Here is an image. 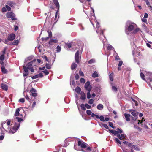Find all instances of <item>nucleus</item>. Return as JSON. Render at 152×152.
<instances>
[{
  "label": "nucleus",
  "instance_id": "32",
  "mask_svg": "<svg viewBox=\"0 0 152 152\" xmlns=\"http://www.w3.org/2000/svg\"><path fill=\"white\" fill-rule=\"evenodd\" d=\"M19 41L18 40H15L12 43H11V45H17L19 43Z\"/></svg>",
  "mask_w": 152,
  "mask_h": 152
},
{
  "label": "nucleus",
  "instance_id": "19",
  "mask_svg": "<svg viewBox=\"0 0 152 152\" xmlns=\"http://www.w3.org/2000/svg\"><path fill=\"white\" fill-rule=\"evenodd\" d=\"M30 93L31 94H30V95H37V93H36L37 91L34 88H32L30 90Z\"/></svg>",
  "mask_w": 152,
  "mask_h": 152
},
{
  "label": "nucleus",
  "instance_id": "5",
  "mask_svg": "<svg viewBox=\"0 0 152 152\" xmlns=\"http://www.w3.org/2000/svg\"><path fill=\"white\" fill-rule=\"evenodd\" d=\"M20 123H15L13 128H11L9 132L10 133L13 134L15 133L19 128Z\"/></svg>",
  "mask_w": 152,
  "mask_h": 152
},
{
  "label": "nucleus",
  "instance_id": "12",
  "mask_svg": "<svg viewBox=\"0 0 152 152\" xmlns=\"http://www.w3.org/2000/svg\"><path fill=\"white\" fill-rule=\"evenodd\" d=\"M43 76V75L42 73H39V74L33 76L31 78L32 79H35L39 77L42 78Z\"/></svg>",
  "mask_w": 152,
  "mask_h": 152
},
{
  "label": "nucleus",
  "instance_id": "48",
  "mask_svg": "<svg viewBox=\"0 0 152 152\" xmlns=\"http://www.w3.org/2000/svg\"><path fill=\"white\" fill-rule=\"evenodd\" d=\"M108 123L109 125L113 129H114L115 128V127L113 125V123L112 122H109Z\"/></svg>",
  "mask_w": 152,
  "mask_h": 152
},
{
  "label": "nucleus",
  "instance_id": "41",
  "mask_svg": "<svg viewBox=\"0 0 152 152\" xmlns=\"http://www.w3.org/2000/svg\"><path fill=\"white\" fill-rule=\"evenodd\" d=\"M75 98H76V103L78 107L79 104L78 103V99L77 96H75ZM78 108L79 109V107H78Z\"/></svg>",
  "mask_w": 152,
  "mask_h": 152
},
{
  "label": "nucleus",
  "instance_id": "24",
  "mask_svg": "<svg viewBox=\"0 0 152 152\" xmlns=\"http://www.w3.org/2000/svg\"><path fill=\"white\" fill-rule=\"evenodd\" d=\"M92 76L94 78L98 77L99 76L98 74L96 71H95L92 74Z\"/></svg>",
  "mask_w": 152,
  "mask_h": 152
},
{
  "label": "nucleus",
  "instance_id": "1",
  "mask_svg": "<svg viewBox=\"0 0 152 152\" xmlns=\"http://www.w3.org/2000/svg\"><path fill=\"white\" fill-rule=\"evenodd\" d=\"M126 32V34H136L141 32L140 29L137 27L135 23L130 21L127 22L125 26Z\"/></svg>",
  "mask_w": 152,
  "mask_h": 152
},
{
  "label": "nucleus",
  "instance_id": "3",
  "mask_svg": "<svg viewBox=\"0 0 152 152\" xmlns=\"http://www.w3.org/2000/svg\"><path fill=\"white\" fill-rule=\"evenodd\" d=\"M90 20L94 27V25L96 24V28H97L96 33L97 34H99H99L103 33V30H102L101 28L100 23L96 20H92L90 19Z\"/></svg>",
  "mask_w": 152,
  "mask_h": 152
},
{
  "label": "nucleus",
  "instance_id": "53",
  "mask_svg": "<svg viewBox=\"0 0 152 152\" xmlns=\"http://www.w3.org/2000/svg\"><path fill=\"white\" fill-rule=\"evenodd\" d=\"M4 58V54H2L0 56V60L1 61H3Z\"/></svg>",
  "mask_w": 152,
  "mask_h": 152
},
{
  "label": "nucleus",
  "instance_id": "39",
  "mask_svg": "<svg viewBox=\"0 0 152 152\" xmlns=\"http://www.w3.org/2000/svg\"><path fill=\"white\" fill-rule=\"evenodd\" d=\"M82 109L83 110H86V107H85V104H82L80 105Z\"/></svg>",
  "mask_w": 152,
  "mask_h": 152
},
{
  "label": "nucleus",
  "instance_id": "21",
  "mask_svg": "<svg viewBox=\"0 0 152 152\" xmlns=\"http://www.w3.org/2000/svg\"><path fill=\"white\" fill-rule=\"evenodd\" d=\"M117 136L120 139L122 140H123L125 138V136L123 134H121V135L118 134Z\"/></svg>",
  "mask_w": 152,
  "mask_h": 152
},
{
  "label": "nucleus",
  "instance_id": "63",
  "mask_svg": "<svg viewBox=\"0 0 152 152\" xmlns=\"http://www.w3.org/2000/svg\"><path fill=\"white\" fill-rule=\"evenodd\" d=\"M86 148V150L88 151L89 152H90V151H91V150H92L91 149V148L90 147L88 146H87V147Z\"/></svg>",
  "mask_w": 152,
  "mask_h": 152
},
{
  "label": "nucleus",
  "instance_id": "49",
  "mask_svg": "<svg viewBox=\"0 0 152 152\" xmlns=\"http://www.w3.org/2000/svg\"><path fill=\"white\" fill-rule=\"evenodd\" d=\"M45 66L46 68L48 69H50L51 68V65L47 63L46 64Z\"/></svg>",
  "mask_w": 152,
  "mask_h": 152
},
{
  "label": "nucleus",
  "instance_id": "7",
  "mask_svg": "<svg viewBox=\"0 0 152 152\" xmlns=\"http://www.w3.org/2000/svg\"><path fill=\"white\" fill-rule=\"evenodd\" d=\"M90 83L89 81H87L86 83L85 86L86 90L88 91H91V86L90 85Z\"/></svg>",
  "mask_w": 152,
  "mask_h": 152
},
{
  "label": "nucleus",
  "instance_id": "47",
  "mask_svg": "<svg viewBox=\"0 0 152 152\" xmlns=\"http://www.w3.org/2000/svg\"><path fill=\"white\" fill-rule=\"evenodd\" d=\"M47 32L48 33V37H52V33L50 31L48 30L47 31Z\"/></svg>",
  "mask_w": 152,
  "mask_h": 152
},
{
  "label": "nucleus",
  "instance_id": "9",
  "mask_svg": "<svg viewBox=\"0 0 152 152\" xmlns=\"http://www.w3.org/2000/svg\"><path fill=\"white\" fill-rule=\"evenodd\" d=\"M99 35H100L99 36V39L100 40L102 41L104 45V42L106 41V39L105 38L103 33L99 34Z\"/></svg>",
  "mask_w": 152,
  "mask_h": 152
},
{
  "label": "nucleus",
  "instance_id": "4",
  "mask_svg": "<svg viewBox=\"0 0 152 152\" xmlns=\"http://www.w3.org/2000/svg\"><path fill=\"white\" fill-rule=\"evenodd\" d=\"M145 74L146 76V82L152 90V86L150 83L152 82V72L145 71Z\"/></svg>",
  "mask_w": 152,
  "mask_h": 152
},
{
  "label": "nucleus",
  "instance_id": "23",
  "mask_svg": "<svg viewBox=\"0 0 152 152\" xmlns=\"http://www.w3.org/2000/svg\"><path fill=\"white\" fill-rule=\"evenodd\" d=\"M1 87L2 89L5 91H7L8 89V86L6 84H2L1 85Z\"/></svg>",
  "mask_w": 152,
  "mask_h": 152
},
{
  "label": "nucleus",
  "instance_id": "62",
  "mask_svg": "<svg viewBox=\"0 0 152 152\" xmlns=\"http://www.w3.org/2000/svg\"><path fill=\"white\" fill-rule=\"evenodd\" d=\"M102 126L104 127L105 128H106L107 129H108V128H109L108 127V126H107V124H102Z\"/></svg>",
  "mask_w": 152,
  "mask_h": 152
},
{
  "label": "nucleus",
  "instance_id": "25",
  "mask_svg": "<svg viewBox=\"0 0 152 152\" xmlns=\"http://www.w3.org/2000/svg\"><path fill=\"white\" fill-rule=\"evenodd\" d=\"M57 40L56 39H51L49 42V44L50 45H52V43L54 42L55 43H57Z\"/></svg>",
  "mask_w": 152,
  "mask_h": 152
},
{
  "label": "nucleus",
  "instance_id": "45",
  "mask_svg": "<svg viewBox=\"0 0 152 152\" xmlns=\"http://www.w3.org/2000/svg\"><path fill=\"white\" fill-rule=\"evenodd\" d=\"M99 119L101 121H102L103 122L104 121V117L103 116L101 115V116H100L99 117Z\"/></svg>",
  "mask_w": 152,
  "mask_h": 152
},
{
  "label": "nucleus",
  "instance_id": "2",
  "mask_svg": "<svg viewBox=\"0 0 152 152\" xmlns=\"http://www.w3.org/2000/svg\"><path fill=\"white\" fill-rule=\"evenodd\" d=\"M35 61L36 60L34 59L27 64H26V66L25 65L23 66V68L24 72H23V74L24 77L28 75V69L30 70L32 72H33L34 71V67L36 66L34 64V63Z\"/></svg>",
  "mask_w": 152,
  "mask_h": 152
},
{
  "label": "nucleus",
  "instance_id": "13",
  "mask_svg": "<svg viewBox=\"0 0 152 152\" xmlns=\"http://www.w3.org/2000/svg\"><path fill=\"white\" fill-rule=\"evenodd\" d=\"M7 38L10 41H13L15 38V35L14 34H12L8 36Z\"/></svg>",
  "mask_w": 152,
  "mask_h": 152
},
{
  "label": "nucleus",
  "instance_id": "34",
  "mask_svg": "<svg viewBox=\"0 0 152 152\" xmlns=\"http://www.w3.org/2000/svg\"><path fill=\"white\" fill-rule=\"evenodd\" d=\"M9 40L8 39V38L7 39H5L4 41V42L6 44L8 45H11V43H10L9 42Z\"/></svg>",
  "mask_w": 152,
  "mask_h": 152
},
{
  "label": "nucleus",
  "instance_id": "16",
  "mask_svg": "<svg viewBox=\"0 0 152 152\" xmlns=\"http://www.w3.org/2000/svg\"><path fill=\"white\" fill-rule=\"evenodd\" d=\"M7 4L12 7H14L16 5V3L15 2L11 1H8Z\"/></svg>",
  "mask_w": 152,
  "mask_h": 152
},
{
  "label": "nucleus",
  "instance_id": "30",
  "mask_svg": "<svg viewBox=\"0 0 152 152\" xmlns=\"http://www.w3.org/2000/svg\"><path fill=\"white\" fill-rule=\"evenodd\" d=\"M70 84L71 85H72L74 86L75 85L74 80L71 78H70Z\"/></svg>",
  "mask_w": 152,
  "mask_h": 152
},
{
  "label": "nucleus",
  "instance_id": "37",
  "mask_svg": "<svg viewBox=\"0 0 152 152\" xmlns=\"http://www.w3.org/2000/svg\"><path fill=\"white\" fill-rule=\"evenodd\" d=\"M61 50V48L59 45H58L56 48V51L57 52H59Z\"/></svg>",
  "mask_w": 152,
  "mask_h": 152
},
{
  "label": "nucleus",
  "instance_id": "6",
  "mask_svg": "<svg viewBox=\"0 0 152 152\" xmlns=\"http://www.w3.org/2000/svg\"><path fill=\"white\" fill-rule=\"evenodd\" d=\"M88 145V144L82 140H80L78 141V146H80L82 148H85L87 147V145Z\"/></svg>",
  "mask_w": 152,
  "mask_h": 152
},
{
  "label": "nucleus",
  "instance_id": "54",
  "mask_svg": "<svg viewBox=\"0 0 152 152\" xmlns=\"http://www.w3.org/2000/svg\"><path fill=\"white\" fill-rule=\"evenodd\" d=\"M80 82L81 83H85L86 82L85 79L83 78H81L80 79Z\"/></svg>",
  "mask_w": 152,
  "mask_h": 152
},
{
  "label": "nucleus",
  "instance_id": "11",
  "mask_svg": "<svg viewBox=\"0 0 152 152\" xmlns=\"http://www.w3.org/2000/svg\"><path fill=\"white\" fill-rule=\"evenodd\" d=\"M7 16L8 17L11 18L12 20H17V18L14 16V14L12 12L8 13H7Z\"/></svg>",
  "mask_w": 152,
  "mask_h": 152
},
{
  "label": "nucleus",
  "instance_id": "17",
  "mask_svg": "<svg viewBox=\"0 0 152 152\" xmlns=\"http://www.w3.org/2000/svg\"><path fill=\"white\" fill-rule=\"evenodd\" d=\"M53 2L56 7L58 8V11H59V4L57 0H53Z\"/></svg>",
  "mask_w": 152,
  "mask_h": 152
},
{
  "label": "nucleus",
  "instance_id": "8",
  "mask_svg": "<svg viewBox=\"0 0 152 152\" xmlns=\"http://www.w3.org/2000/svg\"><path fill=\"white\" fill-rule=\"evenodd\" d=\"M37 96H26V99L30 102L34 101Z\"/></svg>",
  "mask_w": 152,
  "mask_h": 152
},
{
  "label": "nucleus",
  "instance_id": "20",
  "mask_svg": "<svg viewBox=\"0 0 152 152\" xmlns=\"http://www.w3.org/2000/svg\"><path fill=\"white\" fill-rule=\"evenodd\" d=\"M131 114L133 116L136 117L138 115V113L135 110H134L132 111Z\"/></svg>",
  "mask_w": 152,
  "mask_h": 152
},
{
  "label": "nucleus",
  "instance_id": "10",
  "mask_svg": "<svg viewBox=\"0 0 152 152\" xmlns=\"http://www.w3.org/2000/svg\"><path fill=\"white\" fill-rule=\"evenodd\" d=\"M75 60L76 62L77 63L79 62V51L78 50L75 53Z\"/></svg>",
  "mask_w": 152,
  "mask_h": 152
},
{
  "label": "nucleus",
  "instance_id": "52",
  "mask_svg": "<svg viewBox=\"0 0 152 152\" xmlns=\"http://www.w3.org/2000/svg\"><path fill=\"white\" fill-rule=\"evenodd\" d=\"M115 141L117 143L119 144L120 145H121V143L119 140L117 138H115Z\"/></svg>",
  "mask_w": 152,
  "mask_h": 152
},
{
  "label": "nucleus",
  "instance_id": "50",
  "mask_svg": "<svg viewBox=\"0 0 152 152\" xmlns=\"http://www.w3.org/2000/svg\"><path fill=\"white\" fill-rule=\"evenodd\" d=\"M117 132H118V133H120V134L121 133H123V131L122 130L120 129H119L118 128H117Z\"/></svg>",
  "mask_w": 152,
  "mask_h": 152
},
{
  "label": "nucleus",
  "instance_id": "14",
  "mask_svg": "<svg viewBox=\"0 0 152 152\" xmlns=\"http://www.w3.org/2000/svg\"><path fill=\"white\" fill-rule=\"evenodd\" d=\"M58 12H59V11H58V10H57V11L56 12L55 15V18L53 20V22L54 24H55L56 22L58 20V18H59V15H58V18H57V16H58Z\"/></svg>",
  "mask_w": 152,
  "mask_h": 152
},
{
  "label": "nucleus",
  "instance_id": "38",
  "mask_svg": "<svg viewBox=\"0 0 152 152\" xmlns=\"http://www.w3.org/2000/svg\"><path fill=\"white\" fill-rule=\"evenodd\" d=\"M113 73H111L109 75V78L110 80L111 81H113Z\"/></svg>",
  "mask_w": 152,
  "mask_h": 152
},
{
  "label": "nucleus",
  "instance_id": "27",
  "mask_svg": "<svg viewBox=\"0 0 152 152\" xmlns=\"http://www.w3.org/2000/svg\"><path fill=\"white\" fill-rule=\"evenodd\" d=\"M109 131L110 132L113 134L115 135L118 134V132H117V131L114 130H113L109 129Z\"/></svg>",
  "mask_w": 152,
  "mask_h": 152
},
{
  "label": "nucleus",
  "instance_id": "55",
  "mask_svg": "<svg viewBox=\"0 0 152 152\" xmlns=\"http://www.w3.org/2000/svg\"><path fill=\"white\" fill-rule=\"evenodd\" d=\"M146 104L147 107L152 108V104L148 102Z\"/></svg>",
  "mask_w": 152,
  "mask_h": 152
},
{
  "label": "nucleus",
  "instance_id": "43",
  "mask_svg": "<svg viewBox=\"0 0 152 152\" xmlns=\"http://www.w3.org/2000/svg\"><path fill=\"white\" fill-rule=\"evenodd\" d=\"M95 62V60L93 59H91L90 60L88 61V63L89 64H91L94 63Z\"/></svg>",
  "mask_w": 152,
  "mask_h": 152
},
{
  "label": "nucleus",
  "instance_id": "46",
  "mask_svg": "<svg viewBox=\"0 0 152 152\" xmlns=\"http://www.w3.org/2000/svg\"><path fill=\"white\" fill-rule=\"evenodd\" d=\"M16 119H17L18 120V122H20L21 121H22L23 120L22 118H20L18 117H17L16 118Z\"/></svg>",
  "mask_w": 152,
  "mask_h": 152
},
{
  "label": "nucleus",
  "instance_id": "28",
  "mask_svg": "<svg viewBox=\"0 0 152 152\" xmlns=\"http://www.w3.org/2000/svg\"><path fill=\"white\" fill-rule=\"evenodd\" d=\"M107 49L108 50H113L114 51V52H116L115 50H114V48L110 45H109L108 46Z\"/></svg>",
  "mask_w": 152,
  "mask_h": 152
},
{
  "label": "nucleus",
  "instance_id": "26",
  "mask_svg": "<svg viewBox=\"0 0 152 152\" xmlns=\"http://www.w3.org/2000/svg\"><path fill=\"white\" fill-rule=\"evenodd\" d=\"M1 71L4 74L6 73L7 72V70L5 69V67L4 66H2L1 68Z\"/></svg>",
  "mask_w": 152,
  "mask_h": 152
},
{
  "label": "nucleus",
  "instance_id": "61",
  "mask_svg": "<svg viewBox=\"0 0 152 152\" xmlns=\"http://www.w3.org/2000/svg\"><path fill=\"white\" fill-rule=\"evenodd\" d=\"M2 11L3 12H5L7 11L6 7H3L2 9Z\"/></svg>",
  "mask_w": 152,
  "mask_h": 152
},
{
  "label": "nucleus",
  "instance_id": "51",
  "mask_svg": "<svg viewBox=\"0 0 152 152\" xmlns=\"http://www.w3.org/2000/svg\"><path fill=\"white\" fill-rule=\"evenodd\" d=\"M86 113L88 115H90L92 113L91 111L89 110H88L86 111Z\"/></svg>",
  "mask_w": 152,
  "mask_h": 152
},
{
  "label": "nucleus",
  "instance_id": "64",
  "mask_svg": "<svg viewBox=\"0 0 152 152\" xmlns=\"http://www.w3.org/2000/svg\"><path fill=\"white\" fill-rule=\"evenodd\" d=\"M85 107L86 108L88 109H90L91 108V106L88 105L87 104H85Z\"/></svg>",
  "mask_w": 152,
  "mask_h": 152
},
{
  "label": "nucleus",
  "instance_id": "44",
  "mask_svg": "<svg viewBox=\"0 0 152 152\" xmlns=\"http://www.w3.org/2000/svg\"><path fill=\"white\" fill-rule=\"evenodd\" d=\"M112 90L114 91H117V88L115 86H112Z\"/></svg>",
  "mask_w": 152,
  "mask_h": 152
},
{
  "label": "nucleus",
  "instance_id": "58",
  "mask_svg": "<svg viewBox=\"0 0 152 152\" xmlns=\"http://www.w3.org/2000/svg\"><path fill=\"white\" fill-rule=\"evenodd\" d=\"M77 144H76V143L75 142L74 146V149L76 150L79 151L80 150L79 149L77 148Z\"/></svg>",
  "mask_w": 152,
  "mask_h": 152
},
{
  "label": "nucleus",
  "instance_id": "22",
  "mask_svg": "<svg viewBox=\"0 0 152 152\" xmlns=\"http://www.w3.org/2000/svg\"><path fill=\"white\" fill-rule=\"evenodd\" d=\"M77 65L75 63H73L71 65V68L72 70L75 69L77 67Z\"/></svg>",
  "mask_w": 152,
  "mask_h": 152
},
{
  "label": "nucleus",
  "instance_id": "35",
  "mask_svg": "<svg viewBox=\"0 0 152 152\" xmlns=\"http://www.w3.org/2000/svg\"><path fill=\"white\" fill-rule=\"evenodd\" d=\"M81 91V88L78 86H77L75 89V92L78 93H79Z\"/></svg>",
  "mask_w": 152,
  "mask_h": 152
},
{
  "label": "nucleus",
  "instance_id": "33",
  "mask_svg": "<svg viewBox=\"0 0 152 152\" xmlns=\"http://www.w3.org/2000/svg\"><path fill=\"white\" fill-rule=\"evenodd\" d=\"M20 110L18 108L16 109L15 112V116H18L19 114Z\"/></svg>",
  "mask_w": 152,
  "mask_h": 152
},
{
  "label": "nucleus",
  "instance_id": "36",
  "mask_svg": "<svg viewBox=\"0 0 152 152\" xmlns=\"http://www.w3.org/2000/svg\"><path fill=\"white\" fill-rule=\"evenodd\" d=\"M140 76L142 80L146 81V79L145 78V75L142 72H141L140 73Z\"/></svg>",
  "mask_w": 152,
  "mask_h": 152
},
{
  "label": "nucleus",
  "instance_id": "57",
  "mask_svg": "<svg viewBox=\"0 0 152 152\" xmlns=\"http://www.w3.org/2000/svg\"><path fill=\"white\" fill-rule=\"evenodd\" d=\"M19 101L21 103H23L25 102V99L23 98H20L19 99Z\"/></svg>",
  "mask_w": 152,
  "mask_h": 152
},
{
  "label": "nucleus",
  "instance_id": "60",
  "mask_svg": "<svg viewBox=\"0 0 152 152\" xmlns=\"http://www.w3.org/2000/svg\"><path fill=\"white\" fill-rule=\"evenodd\" d=\"M43 72L44 73L45 75H48L49 73L47 69H45V70L43 71Z\"/></svg>",
  "mask_w": 152,
  "mask_h": 152
},
{
  "label": "nucleus",
  "instance_id": "18",
  "mask_svg": "<svg viewBox=\"0 0 152 152\" xmlns=\"http://www.w3.org/2000/svg\"><path fill=\"white\" fill-rule=\"evenodd\" d=\"M91 8L93 11V13H91V18H92V19L93 20H96L95 19V15L94 14V9H93V8L92 7H91Z\"/></svg>",
  "mask_w": 152,
  "mask_h": 152
},
{
  "label": "nucleus",
  "instance_id": "42",
  "mask_svg": "<svg viewBox=\"0 0 152 152\" xmlns=\"http://www.w3.org/2000/svg\"><path fill=\"white\" fill-rule=\"evenodd\" d=\"M131 99L134 102L135 105L136 106L138 105V103L132 97H131Z\"/></svg>",
  "mask_w": 152,
  "mask_h": 152
},
{
  "label": "nucleus",
  "instance_id": "40",
  "mask_svg": "<svg viewBox=\"0 0 152 152\" xmlns=\"http://www.w3.org/2000/svg\"><path fill=\"white\" fill-rule=\"evenodd\" d=\"M132 148H133L134 150L137 151H139L140 149L138 148L137 146L136 145H133L132 146Z\"/></svg>",
  "mask_w": 152,
  "mask_h": 152
},
{
  "label": "nucleus",
  "instance_id": "59",
  "mask_svg": "<svg viewBox=\"0 0 152 152\" xmlns=\"http://www.w3.org/2000/svg\"><path fill=\"white\" fill-rule=\"evenodd\" d=\"M6 9L8 10V11H10L11 10V8L9 6L7 5H6Z\"/></svg>",
  "mask_w": 152,
  "mask_h": 152
},
{
  "label": "nucleus",
  "instance_id": "29",
  "mask_svg": "<svg viewBox=\"0 0 152 152\" xmlns=\"http://www.w3.org/2000/svg\"><path fill=\"white\" fill-rule=\"evenodd\" d=\"M97 108L98 109L101 110L103 108V106L102 104H99L97 106Z\"/></svg>",
  "mask_w": 152,
  "mask_h": 152
},
{
  "label": "nucleus",
  "instance_id": "15",
  "mask_svg": "<svg viewBox=\"0 0 152 152\" xmlns=\"http://www.w3.org/2000/svg\"><path fill=\"white\" fill-rule=\"evenodd\" d=\"M124 116L126 119V120L127 121H130V118H133L132 116L130 114L125 113L124 114Z\"/></svg>",
  "mask_w": 152,
  "mask_h": 152
},
{
  "label": "nucleus",
  "instance_id": "56",
  "mask_svg": "<svg viewBox=\"0 0 152 152\" xmlns=\"http://www.w3.org/2000/svg\"><path fill=\"white\" fill-rule=\"evenodd\" d=\"M94 102V100L93 99H90L88 102V103L90 104H92Z\"/></svg>",
  "mask_w": 152,
  "mask_h": 152
},
{
  "label": "nucleus",
  "instance_id": "31",
  "mask_svg": "<svg viewBox=\"0 0 152 152\" xmlns=\"http://www.w3.org/2000/svg\"><path fill=\"white\" fill-rule=\"evenodd\" d=\"M142 119L141 120H137L136 121L137 122V124H140L142 123L144 121H145V119L143 117L142 118Z\"/></svg>",
  "mask_w": 152,
  "mask_h": 152
}]
</instances>
